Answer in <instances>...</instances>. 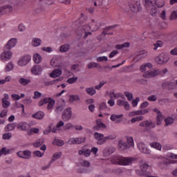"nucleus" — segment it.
I'll return each mask as SVG.
<instances>
[{
	"label": "nucleus",
	"mask_w": 177,
	"mask_h": 177,
	"mask_svg": "<svg viewBox=\"0 0 177 177\" xmlns=\"http://www.w3.org/2000/svg\"><path fill=\"white\" fill-rule=\"evenodd\" d=\"M33 61L35 62V63L38 64L40 62H42V57L39 54L36 53L33 55Z\"/></svg>",
	"instance_id": "bb28decb"
},
{
	"label": "nucleus",
	"mask_w": 177,
	"mask_h": 177,
	"mask_svg": "<svg viewBox=\"0 0 177 177\" xmlns=\"http://www.w3.org/2000/svg\"><path fill=\"white\" fill-rule=\"evenodd\" d=\"M149 168H151V166L149 165L147 163H142L140 165V170L136 171L137 175L140 176H143L144 175H151V172L147 171Z\"/></svg>",
	"instance_id": "423d86ee"
},
{
	"label": "nucleus",
	"mask_w": 177,
	"mask_h": 177,
	"mask_svg": "<svg viewBox=\"0 0 177 177\" xmlns=\"http://www.w3.org/2000/svg\"><path fill=\"white\" fill-rule=\"evenodd\" d=\"M19 84H21V85L26 86V85H28V84H30V82H31V80H30V79H25L24 77H21L19 80Z\"/></svg>",
	"instance_id": "c756f323"
},
{
	"label": "nucleus",
	"mask_w": 177,
	"mask_h": 177,
	"mask_svg": "<svg viewBox=\"0 0 177 177\" xmlns=\"http://www.w3.org/2000/svg\"><path fill=\"white\" fill-rule=\"evenodd\" d=\"M135 158L129 157L116 156L112 159V162L117 165H131Z\"/></svg>",
	"instance_id": "7ed1b4c3"
},
{
	"label": "nucleus",
	"mask_w": 177,
	"mask_h": 177,
	"mask_svg": "<svg viewBox=\"0 0 177 177\" xmlns=\"http://www.w3.org/2000/svg\"><path fill=\"white\" fill-rule=\"evenodd\" d=\"M78 80V77H71L69 79L67 80L66 82H68V84H74V82H77Z\"/></svg>",
	"instance_id": "3c124183"
},
{
	"label": "nucleus",
	"mask_w": 177,
	"mask_h": 177,
	"mask_svg": "<svg viewBox=\"0 0 177 177\" xmlns=\"http://www.w3.org/2000/svg\"><path fill=\"white\" fill-rule=\"evenodd\" d=\"M155 60L158 64H164V63H167L169 60V57L165 54H160L155 58Z\"/></svg>",
	"instance_id": "1a4fd4ad"
},
{
	"label": "nucleus",
	"mask_w": 177,
	"mask_h": 177,
	"mask_svg": "<svg viewBox=\"0 0 177 177\" xmlns=\"http://www.w3.org/2000/svg\"><path fill=\"white\" fill-rule=\"evenodd\" d=\"M80 100V97L78 95H71L69 102L73 103V102H78Z\"/></svg>",
	"instance_id": "a19ab883"
},
{
	"label": "nucleus",
	"mask_w": 177,
	"mask_h": 177,
	"mask_svg": "<svg viewBox=\"0 0 177 177\" xmlns=\"http://www.w3.org/2000/svg\"><path fill=\"white\" fill-rule=\"evenodd\" d=\"M135 115H140V111H132L129 113V117H135Z\"/></svg>",
	"instance_id": "5fc2aeb1"
},
{
	"label": "nucleus",
	"mask_w": 177,
	"mask_h": 177,
	"mask_svg": "<svg viewBox=\"0 0 177 177\" xmlns=\"http://www.w3.org/2000/svg\"><path fill=\"white\" fill-rule=\"evenodd\" d=\"M159 103H160V104H167V103H169V99L161 98L159 100Z\"/></svg>",
	"instance_id": "603ef678"
},
{
	"label": "nucleus",
	"mask_w": 177,
	"mask_h": 177,
	"mask_svg": "<svg viewBox=\"0 0 177 177\" xmlns=\"http://www.w3.org/2000/svg\"><path fill=\"white\" fill-rule=\"evenodd\" d=\"M136 55L137 57H146L149 55V53L146 50H142L136 53Z\"/></svg>",
	"instance_id": "393cba45"
},
{
	"label": "nucleus",
	"mask_w": 177,
	"mask_h": 177,
	"mask_svg": "<svg viewBox=\"0 0 177 177\" xmlns=\"http://www.w3.org/2000/svg\"><path fill=\"white\" fill-rule=\"evenodd\" d=\"M94 139L97 140V145H104L106 143V137H104V135L103 133L95 132L93 133Z\"/></svg>",
	"instance_id": "0eeeda50"
},
{
	"label": "nucleus",
	"mask_w": 177,
	"mask_h": 177,
	"mask_svg": "<svg viewBox=\"0 0 177 177\" xmlns=\"http://www.w3.org/2000/svg\"><path fill=\"white\" fill-rule=\"evenodd\" d=\"M17 128L19 129V131H27V126H26V123H19L17 124Z\"/></svg>",
	"instance_id": "f704fd0d"
},
{
	"label": "nucleus",
	"mask_w": 177,
	"mask_h": 177,
	"mask_svg": "<svg viewBox=\"0 0 177 177\" xmlns=\"http://www.w3.org/2000/svg\"><path fill=\"white\" fill-rule=\"evenodd\" d=\"M124 95L126 97H127L128 100H132L133 99V94L132 93H129L128 91L124 92Z\"/></svg>",
	"instance_id": "c03bdc74"
},
{
	"label": "nucleus",
	"mask_w": 177,
	"mask_h": 177,
	"mask_svg": "<svg viewBox=\"0 0 177 177\" xmlns=\"http://www.w3.org/2000/svg\"><path fill=\"white\" fill-rule=\"evenodd\" d=\"M145 127H151V128H156V123H153L152 121H145Z\"/></svg>",
	"instance_id": "37998d69"
},
{
	"label": "nucleus",
	"mask_w": 177,
	"mask_h": 177,
	"mask_svg": "<svg viewBox=\"0 0 177 177\" xmlns=\"http://www.w3.org/2000/svg\"><path fill=\"white\" fill-rule=\"evenodd\" d=\"M10 151H12V149H8L5 147H3L0 149V157L2 154H4V156H6L7 154H10Z\"/></svg>",
	"instance_id": "473e14b6"
},
{
	"label": "nucleus",
	"mask_w": 177,
	"mask_h": 177,
	"mask_svg": "<svg viewBox=\"0 0 177 177\" xmlns=\"http://www.w3.org/2000/svg\"><path fill=\"white\" fill-rule=\"evenodd\" d=\"M86 92L90 96H93V95L96 94V90L93 87L86 88Z\"/></svg>",
	"instance_id": "7c9ffc66"
},
{
	"label": "nucleus",
	"mask_w": 177,
	"mask_h": 177,
	"mask_svg": "<svg viewBox=\"0 0 177 177\" xmlns=\"http://www.w3.org/2000/svg\"><path fill=\"white\" fill-rule=\"evenodd\" d=\"M70 48H71L70 45L64 44L60 46L59 52H61V53H64L67 52L68 50H70Z\"/></svg>",
	"instance_id": "b1692460"
},
{
	"label": "nucleus",
	"mask_w": 177,
	"mask_h": 177,
	"mask_svg": "<svg viewBox=\"0 0 177 177\" xmlns=\"http://www.w3.org/2000/svg\"><path fill=\"white\" fill-rule=\"evenodd\" d=\"M55 101L52 97H45L39 102L38 105L39 106H44V104H47V110H52L55 106Z\"/></svg>",
	"instance_id": "39448f33"
},
{
	"label": "nucleus",
	"mask_w": 177,
	"mask_h": 177,
	"mask_svg": "<svg viewBox=\"0 0 177 177\" xmlns=\"http://www.w3.org/2000/svg\"><path fill=\"white\" fill-rule=\"evenodd\" d=\"M41 42L42 41H41V39L34 38L32 41V46H39Z\"/></svg>",
	"instance_id": "2f4dec72"
},
{
	"label": "nucleus",
	"mask_w": 177,
	"mask_h": 177,
	"mask_svg": "<svg viewBox=\"0 0 177 177\" xmlns=\"http://www.w3.org/2000/svg\"><path fill=\"white\" fill-rule=\"evenodd\" d=\"M71 128H74V125L71 123H67L64 126V131H68V129H71Z\"/></svg>",
	"instance_id": "de8ad7c7"
},
{
	"label": "nucleus",
	"mask_w": 177,
	"mask_h": 177,
	"mask_svg": "<svg viewBox=\"0 0 177 177\" xmlns=\"http://www.w3.org/2000/svg\"><path fill=\"white\" fill-rule=\"evenodd\" d=\"M10 138H12V133H6L3 134V139L4 140H9Z\"/></svg>",
	"instance_id": "bf43d9fd"
},
{
	"label": "nucleus",
	"mask_w": 177,
	"mask_h": 177,
	"mask_svg": "<svg viewBox=\"0 0 177 177\" xmlns=\"http://www.w3.org/2000/svg\"><path fill=\"white\" fill-rule=\"evenodd\" d=\"M30 60H31V56L26 55L19 60L18 64L21 67H23L24 66H27V64L30 62Z\"/></svg>",
	"instance_id": "f8f14e48"
},
{
	"label": "nucleus",
	"mask_w": 177,
	"mask_h": 177,
	"mask_svg": "<svg viewBox=\"0 0 177 177\" xmlns=\"http://www.w3.org/2000/svg\"><path fill=\"white\" fill-rule=\"evenodd\" d=\"M127 142L120 140L118 142V147L120 150L124 151L133 147V138L132 137L127 138Z\"/></svg>",
	"instance_id": "20e7f679"
},
{
	"label": "nucleus",
	"mask_w": 177,
	"mask_h": 177,
	"mask_svg": "<svg viewBox=\"0 0 177 177\" xmlns=\"http://www.w3.org/2000/svg\"><path fill=\"white\" fill-rule=\"evenodd\" d=\"M91 149H84V156H85V157H89V156H91Z\"/></svg>",
	"instance_id": "e2e57ef3"
},
{
	"label": "nucleus",
	"mask_w": 177,
	"mask_h": 177,
	"mask_svg": "<svg viewBox=\"0 0 177 177\" xmlns=\"http://www.w3.org/2000/svg\"><path fill=\"white\" fill-rule=\"evenodd\" d=\"M61 75L62 70L60 69H55L50 74L51 78H57V77H60Z\"/></svg>",
	"instance_id": "412c9836"
},
{
	"label": "nucleus",
	"mask_w": 177,
	"mask_h": 177,
	"mask_svg": "<svg viewBox=\"0 0 177 177\" xmlns=\"http://www.w3.org/2000/svg\"><path fill=\"white\" fill-rule=\"evenodd\" d=\"M53 145H54L55 146H63V145H64V141L62 140H55L53 142Z\"/></svg>",
	"instance_id": "4c0bfd02"
},
{
	"label": "nucleus",
	"mask_w": 177,
	"mask_h": 177,
	"mask_svg": "<svg viewBox=\"0 0 177 177\" xmlns=\"http://www.w3.org/2000/svg\"><path fill=\"white\" fill-rule=\"evenodd\" d=\"M82 29L84 30V31L89 32V30H91V28L89 25H84L82 27Z\"/></svg>",
	"instance_id": "338daca9"
},
{
	"label": "nucleus",
	"mask_w": 177,
	"mask_h": 177,
	"mask_svg": "<svg viewBox=\"0 0 177 177\" xmlns=\"http://www.w3.org/2000/svg\"><path fill=\"white\" fill-rule=\"evenodd\" d=\"M16 44H17V39L12 38L11 39H10L6 45L5 50H10V49H12V48H14V46H16Z\"/></svg>",
	"instance_id": "ddd939ff"
},
{
	"label": "nucleus",
	"mask_w": 177,
	"mask_h": 177,
	"mask_svg": "<svg viewBox=\"0 0 177 177\" xmlns=\"http://www.w3.org/2000/svg\"><path fill=\"white\" fill-rule=\"evenodd\" d=\"M97 66H99V64L93 62V63H90L88 65V68H94V67H97Z\"/></svg>",
	"instance_id": "774afa93"
},
{
	"label": "nucleus",
	"mask_w": 177,
	"mask_h": 177,
	"mask_svg": "<svg viewBox=\"0 0 177 177\" xmlns=\"http://www.w3.org/2000/svg\"><path fill=\"white\" fill-rule=\"evenodd\" d=\"M106 110H109L107 107V104L106 102H102L99 104V111L100 113H103V111H106Z\"/></svg>",
	"instance_id": "5701e85b"
},
{
	"label": "nucleus",
	"mask_w": 177,
	"mask_h": 177,
	"mask_svg": "<svg viewBox=\"0 0 177 177\" xmlns=\"http://www.w3.org/2000/svg\"><path fill=\"white\" fill-rule=\"evenodd\" d=\"M145 6L150 9V15L151 16H157L158 13V8H162L164 2L157 1V0H145Z\"/></svg>",
	"instance_id": "f257e3e1"
},
{
	"label": "nucleus",
	"mask_w": 177,
	"mask_h": 177,
	"mask_svg": "<svg viewBox=\"0 0 177 177\" xmlns=\"http://www.w3.org/2000/svg\"><path fill=\"white\" fill-rule=\"evenodd\" d=\"M15 67L13 66V64L12 62H9L6 66V71H12Z\"/></svg>",
	"instance_id": "13d9d810"
},
{
	"label": "nucleus",
	"mask_w": 177,
	"mask_h": 177,
	"mask_svg": "<svg viewBox=\"0 0 177 177\" xmlns=\"http://www.w3.org/2000/svg\"><path fill=\"white\" fill-rule=\"evenodd\" d=\"M107 60H109V59L106 56L99 57L97 59V62H107Z\"/></svg>",
	"instance_id": "680f3d73"
},
{
	"label": "nucleus",
	"mask_w": 177,
	"mask_h": 177,
	"mask_svg": "<svg viewBox=\"0 0 177 177\" xmlns=\"http://www.w3.org/2000/svg\"><path fill=\"white\" fill-rule=\"evenodd\" d=\"M138 147L141 153H144V154H150V151L147 149V147H146L145 143L140 142L138 143Z\"/></svg>",
	"instance_id": "2eb2a0df"
},
{
	"label": "nucleus",
	"mask_w": 177,
	"mask_h": 177,
	"mask_svg": "<svg viewBox=\"0 0 177 177\" xmlns=\"http://www.w3.org/2000/svg\"><path fill=\"white\" fill-rule=\"evenodd\" d=\"M96 123H97V125L100 128H106V124L102 122V119L97 120Z\"/></svg>",
	"instance_id": "8fccbe9b"
},
{
	"label": "nucleus",
	"mask_w": 177,
	"mask_h": 177,
	"mask_svg": "<svg viewBox=\"0 0 177 177\" xmlns=\"http://www.w3.org/2000/svg\"><path fill=\"white\" fill-rule=\"evenodd\" d=\"M151 67H153V65L150 63L144 64L140 66L141 71L145 72L144 77H145V78H151V77L158 75L157 71L150 69Z\"/></svg>",
	"instance_id": "f03ea898"
},
{
	"label": "nucleus",
	"mask_w": 177,
	"mask_h": 177,
	"mask_svg": "<svg viewBox=\"0 0 177 177\" xmlns=\"http://www.w3.org/2000/svg\"><path fill=\"white\" fill-rule=\"evenodd\" d=\"M17 156L24 160H30V158H31V152L28 150L21 151L17 152Z\"/></svg>",
	"instance_id": "9d476101"
},
{
	"label": "nucleus",
	"mask_w": 177,
	"mask_h": 177,
	"mask_svg": "<svg viewBox=\"0 0 177 177\" xmlns=\"http://www.w3.org/2000/svg\"><path fill=\"white\" fill-rule=\"evenodd\" d=\"M1 60H5L6 62L8 60H10L12 59V52L10 50H7L5 49L4 53L1 55Z\"/></svg>",
	"instance_id": "4468645a"
},
{
	"label": "nucleus",
	"mask_w": 177,
	"mask_h": 177,
	"mask_svg": "<svg viewBox=\"0 0 177 177\" xmlns=\"http://www.w3.org/2000/svg\"><path fill=\"white\" fill-rule=\"evenodd\" d=\"M80 165L82 167H91V163L88 160H80Z\"/></svg>",
	"instance_id": "e433bc0d"
},
{
	"label": "nucleus",
	"mask_w": 177,
	"mask_h": 177,
	"mask_svg": "<svg viewBox=\"0 0 177 177\" xmlns=\"http://www.w3.org/2000/svg\"><path fill=\"white\" fill-rule=\"evenodd\" d=\"M2 105L4 109H7L10 106V102L6 100H2Z\"/></svg>",
	"instance_id": "49530a36"
},
{
	"label": "nucleus",
	"mask_w": 177,
	"mask_h": 177,
	"mask_svg": "<svg viewBox=\"0 0 177 177\" xmlns=\"http://www.w3.org/2000/svg\"><path fill=\"white\" fill-rule=\"evenodd\" d=\"M91 31H97V30L102 27V25L100 23L95 21V19H91Z\"/></svg>",
	"instance_id": "a211bd4d"
},
{
	"label": "nucleus",
	"mask_w": 177,
	"mask_h": 177,
	"mask_svg": "<svg viewBox=\"0 0 177 177\" xmlns=\"http://www.w3.org/2000/svg\"><path fill=\"white\" fill-rule=\"evenodd\" d=\"M34 156L35 157H43L44 156V153H41L39 151H36L33 152Z\"/></svg>",
	"instance_id": "0e129e2a"
},
{
	"label": "nucleus",
	"mask_w": 177,
	"mask_h": 177,
	"mask_svg": "<svg viewBox=\"0 0 177 177\" xmlns=\"http://www.w3.org/2000/svg\"><path fill=\"white\" fill-rule=\"evenodd\" d=\"M114 151H115V149H114L113 147H107L104 150L103 153L104 156H110L111 154H113Z\"/></svg>",
	"instance_id": "aec40b11"
},
{
	"label": "nucleus",
	"mask_w": 177,
	"mask_h": 177,
	"mask_svg": "<svg viewBox=\"0 0 177 177\" xmlns=\"http://www.w3.org/2000/svg\"><path fill=\"white\" fill-rule=\"evenodd\" d=\"M162 89H168V91H172L175 88V83L174 82H165L162 84Z\"/></svg>",
	"instance_id": "f3484780"
},
{
	"label": "nucleus",
	"mask_w": 177,
	"mask_h": 177,
	"mask_svg": "<svg viewBox=\"0 0 177 177\" xmlns=\"http://www.w3.org/2000/svg\"><path fill=\"white\" fill-rule=\"evenodd\" d=\"M117 136L115 135H110L106 137H105V140L107 142V140H114V139H116Z\"/></svg>",
	"instance_id": "6e6d98bb"
},
{
	"label": "nucleus",
	"mask_w": 177,
	"mask_h": 177,
	"mask_svg": "<svg viewBox=\"0 0 177 177\" xmlns=\"http://www.w3.org/2000/svg\"><path fill=\"white\" fill-rule=\"evenodd\" d=\"M80 37H83L84 39H86L88 35H92V32H86L82 28V32L80 33Z\"/></svg>",
	"instance_id": "cd10ccee"
},
{
	"label": "nucleus",
	"mask_w": 177,
	"mask_h": 177,
	"mask_svg": "<svg viewBox=\"0 0 177 177\" xmlns=\"http://www.w3.org/2000/svg\"><path fill=\"white\" fill-rule=\"evenodd\" d=\"M24 104H31L32 103V100L31 97H26L25 100H24Z\"/></svg>",
	"instance_id": "09e8293b"
},
{
	"label": "nucleus",
	"mask_w": 177,
	"mask_h": 177,
	"mask_svg": "<svg viewBox=\"0 0 177 177\" xmlns=\"http://www.w3.org/2000/svg\"><path fill=\"white\" fill-rule=\"evenodd\" d=\"M15 128H16V124L15 123L8 124L5 127V131H6V132H9L10 131H13Z\"/></svg>",
	"instance_id": "a878e982"
},
{
	"label": "nucleus",
	"mask_w": 177,
	"mask_h": 177,
	"mask_svg": "<svg viewBox=\"0 0 177 177\" xmlns=\"http://www.w3.org/2000/svg\"><path fill=\"white\" fill-rule=\"evenodd\" d=\"M130 44L129 42L122 44H118L115 46L116 49H124V48H129Z\"/></svg>",
	"instance_id": "72a5a7b5"
},
{
	"label": "nucleus",
	"mask_w": 177,
	"mask_h": 177,
	"mask_svg": "<svg viewBox=\"0 0 177 177\" xmlns=\"http://www.w3.org/2000/svg\"><path fill=\"white\" fill-rule=\"evenodd\" d=\"M124 115L121 114V115H111V121H116L117 120H118V118H121V117H123Z\"/></svg>",
	"instance_id": "79ce46f5"
},
{
	"label": "nucleus",
	"mask_w": 177,
	"mask_h": 177,
	"mask_svg": "<svg viewBox=\"0 0 177 177\" xmlns=\"http://www.w3.org/2000/svg\"><path fill=\"white\" fill-rule=\"evenodd\" d=\"M162 120H164V117H162V113H158V114L156 116V125H161Z\"/></svg>",
	"instance_id": "c85d7f7f"
},
{
	"label": "nucleus",
	"mask_w": 177,
	"mask_h": 177,
	"mask_svg": "<svg viewBox=\"0 0 177 177\" xmlns=\"http://www.w3.org/2000/svg\"><path fill=\"white\" fill-rule=\"evenodd\" d=\"M41 50H44V52H47L48 53H50V52L53 50L52 47H43Z\"/></svg>",
	"instance_id": "69168bd1"
},
{
	"label": "nucleus",
	"mask_w": 177,
	"mask_h": 177,
	"mask_svg": "<svg viewBox=\"0 0 177 177\" xmlns=\"http://www.w3.org/2000/svg\"><path fill=\"white\" fill-rule=\"evenodd\" d=\"M85 140H86V137L84 138H73L72 140L73 145H80V143H85Z\"/></svg>",
	"instance_id": "4be33fe9"
},
{
	"label": "nucleus",
	"mask_w": 177,
	"mask_h": 177,
	"mask_svg": "<svg viewBox=\"0 0 177 177\" xmlns=\"http://www.w3.org/2000/svg\"><path fill=\"white\" fill-rule=\"evenodd\" d=\"M151 147L157 149V150H161V145L158 142H152L150 144Z\"/></svg>",
	"instance_id": "58836bf2"
},
{
	"label": "nucleus",
	"mask_w": 177,
	"mask_h": 177,
	"mask_svg": "<svg viewBox=\"0 0 177 177\" xmlns=\"http://www.w3.org/2000/svg\"><path fill=\"white\" fill-rule=\"evenodd\" d=\"M154 46V50H157V49H158V48H161V46H162V43L161 41H158L156 44H153Z\"/></svg>",
	"instance_id": "a18cd8bd"
},
{
	"label": "nucleus",
	"mask_w": 177,
	"mask_h": 177,
	"mask_svg": "<svg viewBox=\"0 0 177 177\" xmlns=\"http://www.w3.org/2000/svg\"><path fill=\"white\" fill-rule=\"evenodd\" d=\"M139 100H140L139 97H137L135 100H133L132 101L133 107H136V106H138V103H139Z\"/></svg>",
	"instance_id": "052dcab7"
},
{
	"label": "nucleus",
	"mask_w": 177,
	"mask_h": 177,
	"mask_svg": "<svg viewBox=\"0 0 177 177\" xmlns=\"http://www.w3.org/2000/svg\"><path fill=\"white\" fill-rule=\"evenodd\" d=\"M60 157H62V153H54L52 158V161H56V160H59Z\"/></svg>",
	"instance_id": "864d4df0"
},
{
	"label": "nucleus",
	"mask_w": 177,
	"mask_h": 177,
	"mask_svg": "<svg viewBox=\"0 0 177 177\" xmlns=\"http://www.w3.org/2000/svg\"><path fill=\"white\" fill-rule=\"evenodd\" d=\"M165 126L168 127V125H171V124H174V118H167L165 120Z\"/></svg>",
	"instance_id": "ea45409f"
},
{
	"label": "nucleus",
	"mask_w": 177,
	"mask_h": 177,
	"mask_svg": "<svg viewBox=\"0 0 177 177\" xmlns=\"http://www.w3.org/2000/svg\"><path fill=\"white\" fill-rule=\"evenodd\" d=\"M44 138H40L33 144V146L34 147H39V146H42V145H44Z\"/></svg>",
	"instance_id": "c9c22d12"
},
{
	"label": "nucleus",
	"mask_w": 177,
	"mask_h": 177,
	"mask_svg": "<svg viewBox=\"0 0 177 177\" xmlns=\"http://www.w3.org/2000/svg\"><path fill=\"white\" fill-rule=\"evenodd\" d=\"M71 108H67L62 113V120H64V121H68L71 118Z\"/></svg>",
	"instance_id": "9b49d317"
},
{
	"label": "nucleus",
	"mask_w": 177,
	"mask_h": 177,
	"mask_svg": "<svg viewBox=\"0 0 177 177\" xmlns=\"http://www.w3.org/2000/svg\"><path fill=\"white\" fill-rule=\"evenodd\" d=\"M170 19L171 20H176L177 19V12H176V11H173L171 13Z\"/></svg>",
	"instance_id": "4d7b16f0"
},
{
	"label": "nucleus",
	"mask_w": 177,
	"mask_h": 177,
	"mask_svg": "<svg viewBox=\"0 0 177 177\" xmlns=\"http://www.w3.org/2000/svg\"><path fill=\"white\" fill-rule=\"evenodd\" d=\"M131 11L133 12V13H138L140 10V1H132L129 5Z\"/></svg>",
	"instance_id": "6e6552de"
},
{
	"label": "nucleus",
	"mask_w": 177,
	"mask_h": 177,
	"mask_svg": "<svg viewBox=\"0 0 177 177\" xmlns=\"http://www.w3.org/2000/svg\"><path fill=\"white\" fill-rule=\"evenodd\" d=\"M32 117L36 120H42V118L45 117V113H44L42 111H39L38 112L32 115Z\"/></svg>",
	"instance_id": "6ab92c4d"
},
{
	"label": "nucleus",
	"mask_w": 177,
	"mask_h": 177,
	"mask_svg": "<svg viewBox=\"0 0 177 177\" xmlns=\"http://www.w3.org/2000/svg\"><path fill=\"white\" fill-rule=\"evenodd\" d=\"M31 73L34 75H39L42 73V67L39 65H35L32 68Z\"/></svg>",
	"instance_id": "dca6fc26"
}]
</instances>
